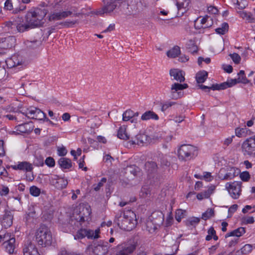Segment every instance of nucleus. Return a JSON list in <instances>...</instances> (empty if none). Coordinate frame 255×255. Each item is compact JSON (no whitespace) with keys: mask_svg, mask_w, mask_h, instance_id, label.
<instances>
[{"mask_svg":"<svg viewBox=\"0 0 255 255\" xmlns=\"http://www.w3.org/2000/svg\"><path fill=\"white\" fill-rule=\"evenodd\" d=\"M241 181H234L228 182L226 184V188L228 190L232 197L234 199H238L241 192Z\"/></svg>","mask_w":255,"mask_h":255,"instance_id":"nucleus-13","label":"nucleus"},{"mask_svg":"<svg viewBox=\"0 0 255 255\" xmlns=\"http://www.w3.org/2000/svg\"><path fill=\"white\" fill-rule=\"evenodd\" d=\"M240 177L242 181H248L250 178V175L248 171H244L240 174Z\"/></svg>","mask_w":255,"mask_h":255,"instance_id":"nucleus-51","label":"nucleus"},{"mask_svg":"<svg viewBox=\"0 0 255 255\" xmlns=\"http://www.w3.org/2000/svg\"><path fill=\"white\" fill-rule=\"evenodd\" d=\"M176 104H177V103L175 102H172V101L165 102L164 103L161 104V110L162 112H165L169 108L172 107V106L175 105Z\"/></svg>","mask_w":255,"mask_h":255,"instance_id":"nucleus-44","label":"nucleus"},{"mask_svg":"<svg viewBox=\"0 0 255 255\" xmlns=\"http://www.w3.org/2000/svg\"><path fill=\"white\" fill-rule=\"evenodd\" d=\"M131 139L129 142L132 144H137L138 145H143V143H146L149 142V137L144 133H138L132 137L131 136Z\"/></svg>","mask_w":255,"mask_h":255,"instance_id":"nucleus-18","label":"nucleus"},{"mask_svg":"<svg viewBox=\"0 0 255 255\" xmlns=\"http://www.w3.org/2000/svg\"><path fill=\"white\" fill-rule=\"evenodd\" d=\"M30 193L34 196H38L40 193V190L35 186L30 188Z\"/></svg>","mask_w":255,"mask_h":255,"instance_id":"nucleus-50","label":"nucleus"},{"mask_svg":"<svg viewBox=\"0 0 255 255\" xmlns=\"http://www.w3.org/2000/svg\"><path fill=\"white\" fill-rule=\"evenodd\" d=\"M238 78L240 83L243 84H248L250 82V81L247 79L245 76V71L244 70H241L238 73Z\"/></svg>","mask_w":255,"mask_h":255,"instance_id":"nucleus-42","label":"nucleus"},{"mask_svg":"<svg viewBox=\"0 0 255 255\" xmlns=\"http://www.w3.org/2000/svg\"><path fill=\"white\" fill-rule=\"evenodd\" d=\"M33 164L36 166H42L44 164V158L39 154H35Z\"/></svg>","mask_w":255,"mask_h":255,"instance_id":"nucleus-39","label":"nucleus"},{"mask_svg":"<svg viewBox=\"0 0 255 255\" xmlns=\"http://www.w3.org/2000/svg\"><path fill=\"white\" fill-rule=\"evenodd\" d=\"M1 242H3V245L9 243V241L12 240V237H14V236L11 235L10 233H6L4 235H1Z\"/></svg>","mask_w":255,"mask_h":255,"instance_id":"nucleus-45","label":"nucleus"},{"mask_svg":"<svg viewBox=\"0 0 255 255\" xmlns=\"http://www.w3.org/2000/svg\"><path fill=\"white\" fill-rule=\"evenodd\" d=\"M91 209L89 206L79 205L70 216L69 224L74 227H79L86 221L91 219Z\"/></svg>","mask_w":255,"mask_h":255,"instance_id":"nucleus-2","label":"nucleus"},{"mask_svg":"<svg viewBox=\"0 0 255 255\" xmlns=\"http://www.w3.org/2000/svg\"><path fill=\"white\" fill-rule=\"evenodd\" d=\"M9 193V189L8 187L2 185L0 190V195L1 196H6Z\"/></svg>","mask_w":255,"mask_h":255,"instance_id":"nucleus-58","label":"nucleus"},{"mask_svg":"<svg viewBox=\"0 0 255 255\" xmlns=\"http://www.w3.org/2000/svg\"><path fill=\"white\" fill-rule=\"evenodd\" d=\"M117 136L120 139L128 140L130 139L131 135L127 133L126 128L121 127L118 130Z\"/></svg>","mask_w":255,"mask_h":255,"instance_id":"nucleus-34","label":"nucleus"},{"mask_svg":"<svg viewBox=\"0 0 255 255\" xmlns=\"http://www.w3.org/2000/svg\"><path fill=\"white\" fill-rule=\"evenodd\" d=\"M58 162L60 167L64 169H69L72 166L71 159L67 158L61 157L59 159Z\"/></svg>","mask_w":255,"mask_h":255,"instance_id":"nucleus-29","label":"nucleus"},{"mask_svg":"<svg viewBox=\"0 0 255 255\" xmlns=\"http://www.w3.org/2000/svg\"><path fill=\"white\" fill-rule=\"evenodd\" d=\"M22 253L23 255H40L35 245L30 241L24 243Z\"/></svg>","mask_w":255,"mask_h":255,"instance_id":"nucleus-17","label":"nucleus"},{"mask_svg":"<svg viewBox=\"0 0 255 255\" xmlns=\"http://www.w3.org/2000/svg\"><path fill=\"white\" fill-rule=\"evenodd\" d=\"M114 222L121 229L127 231L134 229L137 223L136 215L130 209L119 211L115 216Z\"/></svg>","mask_w":255,"mask_h":255,"instance_id":"nucleus-1","label":"nucleus"},{"mask_svg":"<svg viewBox=\"0 0 255 255\" xmlns=\"http://www.w3.org/2000/svg\"><path fill=\"white\" fill-rule=\"evenodd\" d=\"M230 56L235 63H240L241 60V58L238 54L236 53H234L233 54H231Z\"/></svg>","mask_w":255,"mask_h":255,"instance_id":"nucleus-52","label":"nucleus"},{"mask_svg":"<svg viewBox=\"0 0 255 255\" xmlns=\"http://www.w3.org/2000/svg\"><path fill=\"white\" fill-rule=\"evenodd\" d=\"M45 162V164L50 167H54L55 164L54 159L51 157L46 158Z\"/></svg>","mask_w":255,"mask_h":255,"instance_id":"nucleus-54","label":"nucleus"},{"mask_svg":"<svg viewBox=\"0 0 255 255\" xmlns=\"http://www.w3.org/2000/svg\"><path fill=\"white\" fill-rule=\"evenodd\" d=\"M132 117V111L130 109L127 110L123 114V120L125 122L128 121Z\"/></svg>","mask_w":255,"mask_h":255,"instance_id":"nucleus-46","label":"nucleus"},{"mask_svg":"<svg viewBox=\"0 0 255 255\" xmlns=\"http://www.w3.org/2000/svg\"><path fill=\"white\" fill-rule=\"evenodd\" d=\"M16 41V38L14 36L1 38L0 40V48L4 49L11 48L15 46Z\"/></svg>","mask_w":255,"mask_h":255,"instance_id":"nucleus-20","label":"nucleus"},{"mask_svg":"<svg viewBox=\"0 0 255 255\" xmlns=\"http://www.w3.org/2000/svg\"><path fill=\"white\" fill-rule=\"evenodd\" d=\"M13 215L12 212L8 210H4V214L0 218L1 226L4 228L10 227L12 225Z\"/></svg>","mask_w":255,"mask_h":255,"instance_id":"nucleus-16","label":"nucleus"},{"mask_svg":"<svg viewBox=\"0 0 255 255\" xmlns=\"http://www.w3.org/2000/svg\"><path fill=\"white\" fill-rule=\"evenodd\" d=\"M110 247L108 242L100 240L93 242V244L89 246L88 248L97 255H106Z\"/></svg>","mask_w":255,"mask_h":255,"instance_id":"nucleus-7","label":"nucleus"},{"mask_svg":"<svg viewBox=\"0 0 255 255\" xmlns=\"http://www.w3.org/2000/svg\"><path fill=\"white\" fill-rule=\"evenodd\" d=\"M248 129L244 128H237L235 129L236 135L239 137H245L247 135Z\"/></svg>","mask_w":255,"mask_h":255,"instance_id":"nucleus-36","label":"nucleus"},{"mask_svg":"<svg viewBox=\"0 0 255 255\" xmlns=\"http://www.w3.org/2000/svg\"><path fill=\"white\" fill-rule=\"evenodd\" d=\"M100 232L99 229H97L94 231L92 230L81 228L77 231L76 235L75 236V239H82L86 237L89 239H98L99 237Z\"/></svg>","mask_w":255,"mask_h":255,"instance_id":"nucleus-10","label":"nucleus"},{"mask_svg":"<svg viewBox=\"0 0 255 255\" xmlns=\"http://www.w3.org/2000/svg\"><path fill=\"white\" fill-rule=\"evenodd\" d=\"M246 232L245 228L243 227H240L236 230H234V231L227 233L225 237L227 238L228 237H232V236H236L237 237H240L242 236L243 234H244Z\"/></svg>","mask_w":255,"mask_h":255,"instance_id":"nucleus-31","label":"nucleus"},{"mask_svg":"<svg viewBox=\"0 0 255 255\" xmlns=\"http://www.w3.org/2000/svg\"><path fill=\"white\" fill-rule=\"evenodd\" d=\"M4 8L8 10L13 9V4L11 0H6L4 3Z\"/></svg>","mask_w":255,"mask_h":255,"instance_id":"nucleus-56","label":"nucleus"},{"mask_svg":"<svg viewBox=\"0 0 255 255\" xmlns=\"http://www.w3.org/2000/svg\"><path fill=\"white\" fill-rule=\"evenodd\" d=\"M45 15V11L40 9L29 11L26 15V21L28 24L25 25H29V28L41 26L43 23L42 20Z\"/></svg>","mask_w":255,"mask_h":255,"instance_id":"nucleus-4","label":"nucleus"},{"mask_svg":"<svg viewBox=\"0 0 255 255\" xmlns=\"http://www.w3.org/2000/svg\"><path fill=\"white\" fill-rule=\"evenodd\" d=\"M125 0H103L104 6L97 10L96 14L103 15L112 12L116 8V2H122Z\"/></svg>","mask_w":255,"mask_h":255,"instance_id":"nucleus-8","label":"nucleus"},{"mask_svg":"<svg viewBox=\"0 0 255 255\" xmlns=\"http://www.w3.org/2000/svg\"><path fill=\"white\" fill-rule=\"evenodd\" d=\"M15 237H12V240L9 241V243L4 244V247L5 251L9 254H12L14 253L15 250Z\"/></svg>","mask_w":255,"mask_h":255,"instance_id":"nucleus-32","label":"nucleus"},{"mask_svg":"<svg viewBox=\"0 0 255 255\" xmlns=\"http://www.w3.org/2000/svg\"><path fill=\"white\" fill-rule=\"evenodd\" d=\"M238 206L237 204H234L231 206L228 210L229 217H231L234 213L237 210Z\"/></svg>","mask_w":255,"mask_h":255,"instance_id":"nucleus-57","label":"nucleus"},{"mask_svg":"<svg viewBox=\"0 0 255 255\" xmlns=\"http://www.w3.org/2000/svg\"><path fill=\"white\" fill-rule=\"evenodd\" d=\"M37 214L36 213L35 210L33 206L29 207L28 212L26 213L25 217L26 223L33 222L34 220L37 218Z\"/></svg>","mask_w":255,"mask_h":255,"instance_id":"nucleus-26","label":"nucleus"},{"mask_svg":"<svg viewBox=\"0 0 255 255\" xmlns=\"http://www.w3.org/2000/svg\"><path fill=\"white\" fill-rule=\"evenodd\" d=\"M187 48L189 50V52L192 54L197 53L198 51V47L195 44L193 41L191 40L189 41V43H188Z\"/></svg>","mask_w":255,"mask_h":255,"instance_id":"nucleus-40","label":"nucleus"},{"mask_svg":"<svg viewBox=\"0 0 255 255\" xmlns=\"http://www.w3.org/2000/svg\"><path fill=\"white\" fill-rule=\"evenodd\" d=\"M200 222V219L196 217H193L187 222V225L195 226Z\"/></svg>","mask_w":255,"mask_h":255,"instance_id":"nucleus-53","label":"nucleus"},{"mask_svg":"<svg viewBox=\"0 0 255 255\" xmlns=\"http://www.w3.org/2000/svg\"><path fill=\"white\" fill-rule=\"evenodd\" d=\"M78 22V20H67L63 22H60L59 24L62 25L64 27H73L76 23Z\"/></svg>","mask_w":255,"mask_h":255,"instance_id":"nucleus-49","label":"nucleus"},{"mask_svg":"<svg viewBox=\"0 0 255 255\" xmlns=\"http://www.w3.org/2000/svg\"><path fill=\"white\" fill-rule=\"evenodd\" d=\"M36 241L39 246L46 247L52 244V237L49 229L46 226L42 225L37 230L36 234Z\"/></svg>","mask_w":255,"mask_h":255,"instance_id":"nucleus-3","label":"nucleus"},{"mask_svg":"<svg viewBox=\"0 0 255 255\" xmlns=\"http://www.w3.org/2000/svg\"><path fill=\"white\" fill-rule=\"evenodd\" d=\"M188 87L187 84L174 83L171 87V98L175 100L181 98L183 96L181 91L187 88Z\"/></svg>","mask_w":255,"mask_h":255,"instance_id":"nucleus-15","label":"nucleus"},{"mask_svg":"<svg viewBox=\"0 0 255 255\" xmlns=\"http://www.w3.org/2000/svg\"><path fill=\"white\" fill-rule=\"evenodd\" d=\"M29 29V25H25L21 22V19L16 17L12 20L5 22L4 30L10 34L23 32Z\"/></svg>","mask_w":255,"mask_h":255,"instance_id":"nucleus-5","label":"nucleus"},{"mask_svg":"<svg viewBox=\"0 0 255 255\" xmlns=\"http://www.w3.org/2000/svg\"><path fill=\"white\" fill-rule=\"evenodd\" d=\"M72 14L71 11H60L59 12H55L51 13L49 16V21H55L61 20L63 18H66L70 16Z\"/></svg>","mask_w":255,"mask_h":255,"instance_id":"nucleus-22","label":"nucleus"},{"mask_svg":"<svg viewBox=\"0 0 255 255\" xmlns=\"http://www.w3.org/2000/svg\"><path fill=\"white\" fill-rule=\"evenodd\" d=\"M27 124H21L17 126V130L22 132L26 133L27 130L25 128V126H27Z\"/></svg>","mask_w":255,"mask_h":255,"instance_id":"nucleus-60","label":"nucleus"},{"mask_svg":"<svg viewBox=\"0 0 255 255\" xmlns=\"http://www.w3.org/2000/svg\"><path fill=\"white\" fill-rule=\"evenodd\" d=\"M213 190V189L209 188L204 192L199 193L197 194V198L199 200H201L204 198H208L212 193Z\"/></svg>","mask_w":255,"mask_h":255,"instance_id":"nucleus-35","label":"nucleus"},{"mask_svg":"<svg viewBox=\"0 0 255 255\" xmlns=\"http://www.w3.org/2000/svg\"><path fill=\"white\" fill-rule=\"evenodd\" d=\"M40 44V41L38 40H35L33 41H27L26 43L27 46L31 48H36L37 46H39Z\"/></svg>","mask_w":255,"mask_h":255,"instance_id":"nucleus-55","label":"nucleus"},{"mask_svg":"<svg viewBox=\"0 0 255 255\" xmlns=\"http://www.w3.org/2000/svg\"><path fill=\"white\" fill-rule=\"evenodd\" d=\"M229 29V25L227 22H224L222 24L221 26L217 28L215 31L217 33L223 35L225 34Z\"/></svg>","mask_w":255,"mask_h":255,"instance_id":"nucleus-38","label":"nucleus"},{"mask_svg":"<svg viewBox=\"0 0 255 255\" xmlns=\"http://www.w3.org/2000/svg\"><path fill=\"white\" fill-rule=\"evenodd\" d=\"M152 220L148 219L146 222V230L149 233H154L157 229V227L162 224L164 221V216L161 213L158 215V218L154 219L153 215L151 216Z\"/></svg>","mask_w":255,"mask_h":255,"instance_id":"nucleus-11","label":"nucleus"},{"mask_svg":"<svg viewBox=\"0 0 255 255\" xmlns=\"http://www.w3.org/2000/svg\"><path fill=\"white\" fill-rule=\"evenodd\" d=\"M189 0H176V5L178 9V14L182 16L188 9Z\"/></svg>","mask_w":255,"mask_h":255,"instance_id":"nucleus-23","label":"nucleus"},{"mask_svg":"<svg viewBox=\"0 0 255 255\" xmlns=\"http://www.w3.org/2000/svg\"><path fill=\"white\" fill-rule=\"evenodd\" d=\"M196 147L190 144H183L178 150L179 159L185 161L193 158L196 155Z\"/></svg>","mask_w":255,"mask_h":255,"instance_id":"nucleus-6","label":"nucleus"},{"mask_svg":"<svg viewBox=\"0 0 255 255\" xmlns=\"http://www.w3.org/2000/svg\"><path fill=\"white\" fill-rule=\"evenodd\" d=\"M51 183L56 188L62 189L65 188L68 184V181L64 178L59 177L56 175L51 177L50 180Z\"/></svg>","mask_w":255,"mask_h":255,"instance_id":"nucleus-19","label":"nucleus"},{"mask_svg":"<svg viewBox=\"0 0 255 255\" xmlns=\"http://www.w3.org/2000/svg\"><path fill=\"white\" fill-rule=\"evenodd\" d=\"M148 253L144 247H140L136 252V255H147Z\"/></svg>","mask_w":255,"mask_h":255,"instance_id":"nucleus-62","label":"nucleus"},{"mask_svg":"<svg viewBox=\"0 0 255 255\" xmlns=\"http://www.w3.org/2000/svg\"><path fill=\"white\" fill-rule=\"evenodd\" d=\"M11 167L14 170H19L30 172L33 169L32 165L27 161L19 162L17 165H11Z\"/></svg>","mask_w":255,"mask_h":255,"instance_id":"nucleus-24","label":"nucleus"},{"mask_svg":"<svg viewBox=\"0 0 255 255\" xmlns=\"http://www.w3.org/2000/svg\"><path fill=\"white\" fill-rule=\"evenodd\" d=\"M219 87H220L219 88L220 90H225V89L230 87L229 82H223L221 84H219Z\"/></svg>","mask_w":255,"mask_h":255,"instance_id":"nucleus-64","label":"nucleus"},{"mask_svg":"<svg viewBox=\"0 0 255 255\" xmlns=\"http://www.w3.org/2000/svg\"><path fill=\"white\" fill-rule=\"evenodd\" d=\"M208 77V72L203 70L198 72L196 75V80L198 84L203 83Z\"/></svg>","mask_w":255,"mask_h":255,"instance_id":"nucleus-30","label":"nucleus"},{"mask_svg":"<svg viewBox=\"0 0 255 255\" xmlns=\"http://www.w3.org/2000/svg\"><path fill=\"white\" fill-rule=\"evenodd\" d=\"M107 180L105 177H103L101 181L97 184H94L93 188L95 191H98L100 188L103 186L104 184L106 183Z\"/></svg>","mask_w":255,"mask_h":255,"instance_id":"nucleus-47","label":"nucleus"},{"mask_svg":"<svg viewBox=\"0 0 255 255\" xmlns=\"http://www.w3.org/2000/svg\"><path fill=\"white\" fill-rule=\"evenodd\" d=\"M169 74L171 77H173V80H175L181 83L185 81L184 75L182 71L177 69H171L169 71Z\"/></svg>","mask_w":255,"mask_h":255,"instance_id":"nucleus-25","label":"nucleus"},{"mask_svg":"<svg viewBox=\"0 0 255 255\" xmlns=\"http://www.w3.org/2000/svg\"><path fill=\"white\" fill-rule=\"evenodd\" d=\"M180 54V48L178 46H175L167 52V56L170 58H175Z\"/></svg>","mask_w":255,"mask_h":255,"instance_id":"nucleus-33","label":"nucleus"},{"mask_svg":"<svg viewBox=\"0 0 255 255\" xmlns=\"http://www.w3.org/2000/svg\"><path fill=\"white\" fill-rule=\"evenodd\" d=\"M242 149L245 155L255 156V134L243 142Z\"/></svg>","mask_w":255,"mask_h":255,"instance_id":"nucleus-9","label":"nucleus"},{"mask_svg":"<svg viewBox=\"0 0 255 255\" xmlns=\"http://www.w3.org/2000/svg\"><path fill=\"white\" fill-rule=\"evenodd\" d=\"M240 171L239 169L234 167H229L227 168V173L224 175H219L221 180H230L238 176Z\"/></svg>","mask_w":255,"mask_h":255,"instance_id":"nucleus-21","label":"nucleus"},{"mask_svg":"<svg viewBox=\"0 0 255 255\" xmlns=\"http://www.w3.org/2000/svg\"><path fill=\"white\" fill-rule=\"evenodd\" d=\"M201 23L202 25H205L204 26L202 25L203 28L209 27L212 25V19L210 16L206 15L201 19Z\"/></svg>","mask_w":255,"mask_h":255,"instance_id":"nucleus-37","label":"nucleus"},{"mask_svg":"<svg viewBox=\"0 0 255 255\" xmlns=\"http://www.w3.org/2000/svg\"><path fill=\"white\" fill-rule=\"evenodd\" d=\"M208 11L209 13L216 14L218 12V9L214 6H210L208 7Z\"/></svg>","mask_w":255,"mask_h":255,"instance_id":"nucleus-63","label":"nucleus"},{"mask_svg":"<svg viewBox=\"0 0 255 255\" xmlns=\"http://www.w3.org/2000/svg\"><path fill=\"white\" fill-rule=\"evenodd\" d=\"M158 116L151 111H146L141 117V120L142 121H147L149 120H158Z\"/></svg>","mask_w":255,"mask_h":255,"instance_id":"nucleus-28","label":"nucleus"},{"mask_svg":"<svg viewBox=\"0 0 255 255\" xmlns=\"http://www.w3.org/2000/svg\"><path fill=\"white\" fill-rule=\"evenodd\" d=\"M185 211L182 209H177L175 212V218L178 222L181 221V220L184 217Z\"/></svg>","mask_w":255,"mask_h":255,"instance_id":"nucleus-43","label":"nucleus"},{"mask_svg":"<svg viewBox=\"0 0 255 255\" xmlns=\"http://www.w3.org/2000/svg\"><path fill=\"white\" fill-rule=\"evenodd\" d=\"M29 119L42 120L46 118V114L39 109L30 107L25 112L21 113Z\"/></svg>","mask_w":255,"mask_h":255,"instance_id":"nucleus-14","label":"nucleus"},{"mask_svg":"<svg viewBox=\"0 0 255 255\" xmlns=\"http://www.w3.org/2000/svg\"><path fill=\"white\" fill-rule=\"evenodd\" d=\"M214 210L212 208L208 209V210L202 214V219L204 220H207L210 218L214 216Z\"/></svg>","mask_w":255,"mask_h":255,"instance_id":"nucleus-41","label":"nucleus"},{"mask_svg":"<svg viewBox=\"0 0 255 255\" xmlns=\"http://www.w3.org/2000/svg\"><path fill=\"white\" fill-rule=\"evenodd\" d=\"M252 245L250 244H246L241 249V251L242 254L247 255L250 253L252 251Z\"/></svg>","mask_w":255,"mask_h":255,"instance_id":"nucleus-48","label":"nucleus"},{"mask_svg":"<svg viewBox=\"0 0 255 255\" xmlns=\"http://www.w3.org/2000/svg\"><path fill=\"white\" fill-rule=\"evenodd\" d=\"M67 153V150L64 146L59 147L58 149V154L61 156H65Z\"/></svg>","mask_w":255,"mask_h":255,"instance_id":"nucleus-61","label":"nucleus"},{"mask_svg":"<svg viewBox=\"0 0 255 255\" xmlns=\"http://www.w3.org/2000/svg\"><path fill=\"white\" fill-rule=\"evenodd\" d=\"M14 58H15V57H13L12 58L9 59L6 61V63L7 66H9V67H10V68L15 67V66L19 65L18 62L16 63L15 62H13Z\"/></svg>","mask_w":255,"mask_h":255,"instance_id":"nucleus-59","label":"nucleus"},{"mask_svg":"<svg viewBox=\"0 0 255 255\" xmlns=\"http://www.w3.org/2000/svg\"><path fill=\"white\" fill-rule=\"evenodd\" d=\"M117 247L118 251L115 255H130L135 250L136 244L128 242L119 245Z\"/></svg>","mask_w":255,"mask_h":255,"instance_id":"nucleus-12","label":"nucleus"},{"mask_svg":"<svg viewBox=\"0 0 255 255\" xmlns=\"http://www.w3.org/2000/svg\"><path fill=\"white\" fill-rule=\"evenodd\" d=\"M145 169L148 175L154 173L157 171V165L154 161H147L144 165Z\"/></svg>","mask_w":255,"mask_h":255,"instance_id":"nucleus-27","label":"nucleus"}]
</instances>
